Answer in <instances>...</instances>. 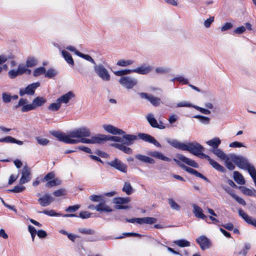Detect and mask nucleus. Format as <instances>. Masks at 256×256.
Segmentation results:
<instances>
[{
	"label": "nucleus",
	"mask_w": 256,
	"mask_h": 256,
	"mask_svg": "<svg viewBox=\"0 0 256 256\" xmlns=\"http://www.w3.org/2000/svg\"><path fill=\"white\" fill-rule=\"evenodd\" d=\"M52 134L61 142L66 144H76L80 142L84 144H100V134L86 138L90 136V130L86 127H82L69 132L67 134L54 131Z\"/></svg>",
	"instance_id": "nucleus-1"
},
{
	"label": "nucleus",
	"mask_w": 256,
	"mask_h": 256,
	"mask_svg": "<svg viewBox=\"0 0 256 256\" xmlns=\"http://www.w3.org/2000/svg\"><path fill=\"white\" fill-rule=\"evenodd\" d=\"M166 142L174 148L182 150L188 151L200 158H204L202 155H206L203 153L204 150V148L198 142H190L186 144L181 142L177 140L170 138H167Z\"/></svg>",
	"instance_id": "nucleus-2"
},
{
	"label": "nucleus",
	"mask_w": 256,
	"mask_h": 256,
	"mask_svg": "<svg viewBox=\"0 0 256 256\" xmlns=\"http://www.w3.org/2000/svg\"><path fill=\"white\" fill-rule=\"evenodd\" d=\"M122 134V140H123V142H122V143L126 146L132 145L134 141L137 140L138 138L144 141L152 144L157 147H161L160 144L153 136L148 134L138 133V136L133 134Z\"/></svg>",
	"instance_id": "nucleus-3"
},
{
	"label": "nucleus",
	"mask_w": 256,
	"mask_h": 256,
	"mask_svg": "<svg viewBox=\"0 0 256 256\" xmlns=\"http://www.w3.org/2000/svg\"><path fill=\"white\" fill-rule=\"evenodd\" d=\"M94 70L98 76L102 80L108 82L110 79V76L108 70L102 64H95Z\"/></svg>",
	"instance_id": "nucleus-4"
},
{
	"label": "nucleus",
	"mask_w": 256,
	"mask_h": 256,
	"mask_svg": "<svg viewBox=\"0 0 256 256\" xmlns=\"http://www.w3.org/2000/svg\"><path fill=\"white\" fill-rule=\"evenodd\" d=\"M230 160L238 168L242 169H246L250 164L248 160L242 156H237L234 154L230 155Z\"/></svg>",
	"instance_id": "nucleus-5"
},
{
	"label": "nucleus",
	"mask_w": 256,
	"mask_h": 256,
	"mask_svg": "<svg viewBox=\"0 0 256 256\" xmlns=\"http://www.w3.org/2000/svg\"><path fill=\"white\" fill-rule=\"evenodd\" d=\"M119 83L126 89H132L137 85V79L130 76H121L118 80Z\"/></svg>",
	"instance_id": "nucleus-6"
},
{
	"label": "nucleus",
	"mask_w": 256,
	"mask_h": 256,
	"mask_svg": "<svg viewBox=\"0 0 256 256\" xmlns=\"http://www.w3.org/2000/svg\"><path fill=\"white\" fill-rule=\"evenodd\" d=\"M40 86L39 82H36L28 85L25 88H20L19 94L22 96L26 94L28 95H34L36 90Z\"/></svg>",
	"instance_id": "nucleus-7"
},
{
	"label": "nucleus",
	"mask_w": 256,
	"mask_h": 256,
	"mask_svg": "<svg viewBox=\"0 0 256 256\" xmlns=\"http://www.w3.org/2000/svg\"><path fill=\"white\" fill-rule=\"evenodd\" d=\"M27 103L28 100L26 99L20 98L18 104L15 106V108H18L19 107H21L20 110L22 112H26L35 109L32 104H27Z\"/></svg>",
	"instance_id": "nucleus-8"
},
{
	"label": "nucleus",
	"mask_w": 256,
	"mask_h": 256,
	"mask_svg": "<svg viewBox=\"0 0 256 256\" xmlns=\"http://www.w3.org/2000/svg\"><path fill=\"white\" fill-rule=\"evenodd\" d=\"M142 98H144L148 100L154 106H156L160 104V99L157 97H154L152 94H148L146 92H140L138 94Z\"/></svg>",
	"instance_id": "nucleus-9"
},
{
	"label": "nucleus",
	"mask_w": 256,
	"mask_h": 256,
	"mask_svg": "<svg viewBox=\"0 0 256 256\" xmlns=\"http://www.w3.org/2000/svg\"><path fill=\"white\" fill-rule=\"evenodd\" d=\"M108 164L122 172H126L127 171V166L118 159L116 158L108 162Z\"/></svg>",
	"instance_id": "nucleus-10"
},
{
	"label": "nucleus",
	"mask_w": 256,
	"mask_h": 256,
	"mask_svg": "<svg viewBox=\"0 0 256 256\" xmlns=\"http://www.w3.org/2000/svg\"><path fill=\"white\" fill-rule=\"evenodd\" d=\"M196 242L199 244L200 248L203 250L210 248L211 246L210 241L204 236H202L197 238Z\"/></svg>",
	"instance_id": "nucleus-11"
},
{
	"label": "nucleus",
	"mask_w": 256,
	"mask_h": 256,
	"mask_svg": "<svg viewBox=\"0 0 256 256\" xmlns=\"http://www.w3.org/2000/svg\"><path fill=\"white\" fill-rule=\"evenodd\" d=\"M130 202V198H114L113 202L114 204H116L115 206V208L116 209H126L128 208V206H120V204H127Z\"/></svg>",
	"instance_id": "nucleus-12"
},
{
	"label": "nucleus",
	"mask_w": 256,
	"mask_h": 256,
	"mask_svg": "<svg viewBox=\"0 0 256 256\" xmlns=\"http://www.w3.org/2000/svg\"><path fill=\"white\" fill-rule=\"evenodd\" d=\"M54 200V198L49 194H46L38 199L40 204L44 207L50 205Z\"/></svg>",
	"instance_id": "nucleus-13"
},
{
	"label": "nucleus",
	"mask_w": 256,
	"mask_h": 256,
	"mask_svg": "<svg viewBox=\"0 0 256 256\" xmlns=\"http://www.w3.org/2000/svg\"><path fill=\"white\" fill-rule=\"evenodd\" d=\"M153 68L150 66H146V64H142L140 66L133 69L134 72L140 74H147L150 73Z\"/></svg>",
	"instance_id": "nucleus-14"
},
{
	"label": "nucleus",
	"mask_w": 256,
	"mask_h": 256,
	"mask_svg": "<svg viewBox=\"0 0 256 256\" xmlns=\"http://www.w3.org/2000/svg\"><path fill=\"white\" fill-rule=\"evenodd\" d=\"M22 176L20 180V184H22L28 182L30 180V168L26 166H25L22 170Z\"/></svg>",
	"instance_id": "nucleus-15"
},
{
	"label": "nucleus",
	"mask_w": 256,
	"mask_h": 256,
	"mask_svg": "<svg viewBox=\"0 0 256 256\" xmlns=\"http://www.w3.org/2000/svg\"><path fill=\"white\" fill-rule=\"evenodd\" d=\"M103 128L107 132L112 134H125V132L122 130L110 124H104L103 126Z\"/></svg>",
	"instance_id": "nucleus-16"
},
{
	"label": "nucleus",
	"mask_w": 256,
	"mask_h": 256,
	"mask_svg": "<svg viewBox=\"0 0 256 256\" xmlns=\"http://www.w3.org/2000/svg\"><path fill=\"white\" fill-rule=\"evenodd\" d=\"M146 120L152 128H158L160 130L164 129L166 128V126L164 125L158 124L157 120L154 118V116L152 114H149L147 115Z\"/></svg>",
	"instance_id": "nucleus-17"
},
{
	"label": "nucleus",
	"mask_w": 256,
	"mask_h": 256,
	"mask_svg": "<svg viewBox=\"0 0 256 256\" xmlns=\"http://www.w3.org/2000/svg\"><path fill=\"white\" fill-rule=\"evenodd\" d=\"M238 212L239 216H241L248 224L256 227V219L252 218L251 216L245 213L242 209L238 210Z\"/></svg>",
	"instance_id": "nucleus-18"
},
{
	"label": "nucleus",
	"mask_w": 256,
	"mask_h": 256,
	"mask_svg": "<svg viewBox=\"0 0 256 256\" xmlns=\"http://www.w3.org/2000/svg\"><path fill=\"white\" fill-rule=\"evenodd\" d=\"M238 212L239 216H241L248 224L256 227V219L252 218L251 216L245 213L242 209L238 210Z\"/></svg>",
	"instance_id": "nucleus-19"
},
{
	"label": "nucleus",
	"mask_w": 256,
	"mask_h": 256,
	"mask_svg": "<svg viewBox=\"0 0 256 256\" xmlns=\"http://www.w3.org/2000/svg\"><path fill=\"white\" fill-rule=\"evenodd\" d=\"M177 158L181 160L186 164L191 166L194 168H197L198 167V164L194 160H192L184 156L181 154H178L176 156Z\"/></svg>",
	"instance_id": "nucleus-20"
},
{
	"label": "nucleus",
	"mask_w": 256,
	"mask_h": 256,
	"mask_svg": "<svg viewBox=\"0 0 256 256\" xmlns=\"http://www.w3.org/2000/svg\"><path fill=\"white\" fill-rule=\"evenodd\" d=\"M204 158L206 159L210 164L216 170L224 172H225V168L220 164L218 162L212 159L208 155H202Z\"/></svg>",
	"instance_id": "nucleus-21"
},
{
	"label": "nucleus",
	"mask_w": 256,
	"mask_h": 256,
	"mask_svg": "<svg viewBox=\"0 0 256 256\" xmlns=\"http://www.w3.org/2000/svg\"><path fill=\"white\" fill-rule=\"evenodd\" d=\"M74 96V93L72 92H69L58 98L56 102H60V104L62 103L67 104Z\"/></svg>",
	"instance_id": "nucleus-22"
},
{
	"label": "nucleus",
	"mask_w": 256,
	"mask_h": 256,
	"mask_svg": "<svg viewBox=\"0 0 256 256\" xmlns=\"http://www.w3.org/2000/svg\"><path fill=\"white\" fill-rule=\"evenodd\" d=\"M210 152L222 160H228V156L220 148H212L210 150Z\"/></svg>",
	"instance_id": "nucleus-23"
},
{
	"label": "nucleus",
	"mask_w": 256,
	"mask_h": 256,
	"mask_svg": "<svg viewBox=\"0 0 256 256\" xmlns=\"http://www.w3.org/2000/svg\"><path fill=\"white\" fill-rule=\"evenodd\" d=\"M100 143H102V142H105L106 140H111L120 142H123V140H122V138L112 136H105L100 134Z\"/></svg>",
	"instance_id": "nucleus-24"
},
{
	"label": "nucleus",
	"mask_w": 256,
	"mask_h": 256,
	"mask_svg": "<svg viewBox=\"0 0 256 256\" xmlns=\"http://www.w3.org/2000/svg\"><path fill=\"white\" fill-rule=\"evenodd\" d=\"M126 145L122 144H112V146L115 147L118 150L122 151L126 154H131L132 153V150L129 147L126 146Z\"/></svg>",
	"instance_id": "nucleus-25"
},
{
	"label": "nucleus",
	"mask_w": 256,
	"mask_h": 256,
	"mask_svg": "<svg viewBox=\"0 0 256 256\" xmlns=\"http://www.w3.org/2000/svg\"><path fill=\"white\" fill-rule=\"evenodd\" d=\"M193 207V213L194 216L204 220L206 216L203 214L202 209L196 204H192Z\"/></svg>",
	"instance_id": "nucleus-26"
},
{
	"label": "nucleus",
	"mask_w": 256,
	"mask_h": 256,
	"mask_svg": "<svg viewBox=\"0 0 256 256\" xmlns=\"http://www.w3.org/2000/svg\"><path fill=\"white\" fill-rule=\"evenodd\" d=\"M148 154L152 157H154V158L160 159V160H162L164 161L170 162L171 160L170 158L164 156L162 154V153L158 152H156V151L151 152L148 153Z\"/></svg>",
	"instance_id": "nucleus-27"
},
{
	"label": "nucleus",
	"mask_w": 256,
	"mask_h": 256,
	"mask_svg": "<svg viewBox=\"0 0 256 256\" xmlns=\"http://www.w3.org/2000/svg\"><path fill=\"white\" fill-rule=\"evenodd\" d=\"M95 209L98 212H111L112 210L108 206H106L104 204V202L102 200V202H100L95 207Z\"/></svg>",
	"instance_id": "nucleus-28"
},
{
	"label": "nucleus",
	"mask_w": 256,
	"mask_h": 256,
	"mask_svg": "<svg viewBox=\"0 0 256 256\" xmlns=\"http://www.w3.org/2000/svg\"><path fill=\"white\" fill-rule=\"evenodd\" d=\"M135 158L145 163L150 164H154L155 163V160L153 158L144 155L140 154H136L135 156Z\"/></svg>",
	"instance_id": "nucleus-29"
},
{
	"label": "nucleus",
	"mask_w": 256,
	"mask_h": 256,
	"mask_svg": "<svg viewBox=\"0 0 256 256\" xmlns=\"http://www.w3.org/2000/svg\"><path fill=\"white\" fill-rule=\"evenodd\" d=\"M46 102V100L44 98L38 96L33 100L32 104L36 109V108L40 106L43 105Z\"/></svg>",
	"instance_id": "nucleus-30"
},
{
	"label": "nucleus",
	"mask_w": 256,
	"mask_h": 256,
	"mask_svg": "<svg viewBox=\"0 0 256 256\" xmlns=\"http://www.w3.org/2000/svg\"><path fill=\"white\" fill-rule=\"evenodd\" d=\"M234 178L240 184H244L246 182L242 175L237 171L234 172Z\"/></svg>",
	"instance_id": "nucleus-31"
},
{
	"label": "nucleus",
	"mask_w": 256,
	"mask_h": 256,
	"mask_svg": "<svg viewBox=\"0 0 256 256\" xmlns=\"http://www.w3.org/2000/svg\"><path fill=\"white\" fill-rule=\"evenodd\" d=\"M206 143L210 146H212V148H217L221 143V140L218 138H214L210 140H208Z\"/></svg>",
	"instance_id": "nucleus-32"
},
{
	"label": "nucleus",
	"mask_w": 256,
	"mask_h": 256,
	"mask_svg": "<svg viewBox=\"0 0 256 256\" xmlns=\"http://www.w3.org/2000/svg\"><path fill=\"white\" fill-rule=\"evenodd\" d=\"M62 54L64 58V60L66 61V62L70 64L73 66L74 64V61L73 58L71 56V54L65 50H63L62 51Z\"/></svg>",
	"instance_id": "nucleus-33"
},
{
	"label": "nucleus",
	"mask_w": 256,
	"mask_h": 256,
	"mask_svg": "<svg viewBox=\"0 0 256 256\" xmlns=\"http://www.w3.org/2000/svg\"><path fill=\"white\" fill-rule=\"evenodd\" d=\"M134 62L133 60L121 59L116 62V65L122 67H127Z\"/></svg>",
	"instance_id": "nucleus-34"
},
{
	"label": "nucleus",
	"mask_w": 256,
	"mask_h": 256,
	"mask_svg": "<svg viewBox=\"0 0 256 256\" xmlns=\"http://www.w3.org/2000/svg\"><path fill=\"white\" fill-rule=\"evenodd\" d=\"M28 67L26 66V65H24V64H20L18 66V70L19 72V74L20 75H22L24 74H31V70L28 69Z\"/></svg>",
	"instance_id": "nucleus-35"
},
{
	"label": "nucleus",
	"mask_w": 256,
	"mask_h": 256,
	"mask_svg": "<svg viewBox=\"0 0 256 256\" xmlns=\"http://www.w3.org/2000/svg\"><path fill=\"white\" fill-rule=\"evenodd\" d=\"M37 64L38 60L36 58L34 57H28L26 60V65L28 68H32L36 66Z\"/></svg>",
	"instance_id": "nucleus-36"
},
{
	"label": "nucleus",
	"mask_w": 256,
	"mask_h": 256,
	"mask_svg": "<svg viewBox=\"0 0 256 256\" xmlns=\"http://www.w3.org/2000/svg\"><path fill=\"white\" fill-rule=\"evenodd\" d=\"M76 55L84 59L85 60L91 62L92 64H94V66H95V64H96V62L94 60L90 55L86 54H82L80 52H77Z\"/></svg>",
	"instance_id": "nucleus-37"
},
{
	"label": "nucleus",
	"mask_w": 256,
	"mask_h": 256,
	"mask_svg": "<svg viewBox=\"0 0 256 256\" xmlns=\"http://www.w3.org/2000/svg\"><path fill=\"white\" fill-rule=\"evenodd\" d=\"M244 170L248 171L254 180H256V170L253 166L250 164Z\"/></svg>",
	"instance_id": "nucleus-38"
},
{
	"label": "nucleus",
	"mask_w": 256,
	"mask_h": 256,
	"mask_svg": "<svg viewBox=\"0 0 256 256\" xmlns=\"http://www.w3.org/2000/svg\"><path fill=\"white\" fill-rule=\"evenodd\" d=\"M132 72H134L133 69L132 70H130V69H124L122 70H117L114 72V74L116 76H125V75L130 74Z\"/></svg>",
	"instance_id": "nucleus-39"
},
{
	"label": "nucleus",
	"mask_w": 256,
	"mask_h": 256,
	"mask_svg": "<svg viewBox=\"0 0 256 256\" xmlns=\"http://www.w3.org/2000/svg\"><path fill=\"white\" fill-rule=\"evenodd\" d=\"M240 188L242 193L246 195L255 196L254 192H256V190H252L244 186H240Z\"/></svg>",
	"instance_id": "nucleus-40"
},
{
	"label": "nucleus",
	"mask_w": 256,
	"mask_h": 256,
	"mask_svg": "<svg viewBox=\"0 0 256 256\" xmlns=\"http://www.w3.org/2000/svg\"><path fill=\"white\" fill-rule=\"evenodd\" d=\"M193 118L198 119L199 121L202 124H210V118L205 116L200 115H196L194 116Z\"/></svg>",
	"instance_id": "nucleus-41"
},
{
	"label": "nucleus",
	"mask_w": 256,
	"mask_h": 256,
	"mask_svg": "<svg viewBox=\"0 0 256 256\" xmlns=\"http://www.w3.org/2000/svg\"><path fill=\"white\" fill-rule=\"evenodd\" d=\"M228 192L242 206L246 205V202L242 198H240L238 196L235 194L232 191H230V192Z\"/></svg>",
	"instance_id": "nucleus-42"
},
{
	"label": "nucleus",
	"mask_w": 256,
	"mask_h": 256,
	"mask_svg": "<svg viewBox=\"0 0 256 256\" xmlns=\"http://www.w3.org/2000/svg\"><path fill=\"white\" fill-rule=\"evenodd\" d=\"M174 243L178 246L181 248L188 247L190 246V242L185 240H176Z\"/></svg>",
	"instance_id": "nucleus-43"
},
{
	"label": "nucleus",
	"mask_w": 256,
	"mask_h": 256,
	"mask_svg": "<svg viewBox=\"0 0 256 256\" xmlns=\"http://www.w3.org/2000/svg\"><path fill=\"white\" fill-rule=\"evenodd\" d=\"M61 184V180L58 178H54V180L48 182L46 184V187L50 188L56 186H59Z\"/></svg>",
	"instance_id": "nucleus-44"
},
{
	"label": "nucleus",
	"mask_w": 256,
	"mask_h": 256,
	"mask_svg": "<svg viewBox=\"0 0 256 256\" xmlns=\"http://www.w3.org/2000/svg\"><path fill=\"white\" fill-rule=\"evenodd\" d=\"M122 191L127 194H130L132 192V188L129 182H125L122 188Z\"/></svg>",
	"instance_id": "nucleus-45"
},
{
	"label": "nucleus",
	"mask_w": 256,
	"mask_h": 256,
	"mask_svg": "<svg viewBox=\"0 0 256 256\" xmlns=\"http://www.w3.org/2000/svg\"><path fill=\"white\" fill-rule=\"evenodd\" d=\"M46 73V68L44 67L41 66L36 68L34 70V76L36 77L38 76H39L44 74Z\"/></svg>",
	"instance_id": "nucleus-46"
},
{
	"label": "nucleus",
	"mask_w": 256,
	"mask_h": 256,
	"mask_svg": "<svg viewBox=\"0 0 256 256\" xmlns=\"http://www.w3.org/2000/svg\"><path fill=\"white\" fill-rule=\"evenodd\" d=\"M168 202L172 209L178 211L180 210V206L172 198H169L168 200Z\"/></svg>",
	"instance_id": "nucleus-47"
},
{
	"label": "nucleus",
	"mask_w": 256,
	"mask_h": 256,
	"mask_svg": "<svg viewBox=\"0 0 256 256\" xmlns=\"http://www.w3.org/2000/svg\"><path fill=\"white\" fill-rule=\"evenodd\" d=\"M61 106L60 102H56V103H52L48 106V109L52 111L58 110Z\"/></svg>",
	"instance_id": "nucleus-48"
},
{
	"label": "nucleus",
	"mask_w": 256,
	"mask_h": 256,
	"mask_svg": "<svg viewBox=\"0 0 256 256\" xmlns=\"http://www.w3.org/2000/svg\"><path fill=\"white\" fill-rule=\"evenodd\" d=\"M12 99V96L10 94L6 93L4 92L2 94V100L4 102V103H8L10 102Z\"/></svg>",
	"instance_id": "nucleus-49"
},
{
	"label": "nucleus",
	"mask_w": 256,
	"mask_h": 256,
	"mask_svg": "<svg viewBox=\"0 0 256 256\" xmlns=\"http://www.w3.org/2000/svg\"><path fill=\"white\" fill-rule=\"evenodd\" d=\"M8 76L10 78L13 79L18 76H20L18 70H11L8 72Z\"/></svg>",
	"instance_id": "nucleus-50"
},
{
	"label": "nucleus",
	"mask_w": 256,
	"mask_h": 256,
	"mask_svg": "<svg viewBox=\"0 0 256 256\" xmlns=\"http://www.w3.org/2000/svg\"><path fill=\"white\" fill-rule=\"evenodd\" d=\"M66 194V190L64 188H61L54 191L53 194L56 197L64 196Z\"/></svg>",
	"instance_id": "nucleus-51"
},
{
	"label": "nucleus",
	"mask_w": 256,
	"mask_h": 256,
	"mask_svg": "<svg viewBox=\"0 0 256 256\" xmlns=\"http://www.w3.org/2000/svg\"><path fill=\"white\" fill-rule=\"evenodd\" d=\"M230 160V157L229 156L228 157V160H224L226 166L227 168L230 170H232L235 168V166L232 162H230L229 161Z\"/></svg>",
	"instance_id": "nucleus-52"
},
{
	"label": "nucleus",
	"mask_w": 256,
	"mask_h": 256,
	"mask_svg": "<svg viewBox=\"0 0 256 256\" xmlns=\"http://www.w3.org/2000/svg\"><path fill=\"white\" fill-rule=\"evenodd\" d=\"M14 138L11 136H7L5 138H0V142H5V143H14Z\"/></svg>",
	"instance_id": "nucleus-53"
},
{
	"label": "nucleus",
	"mask_w": 256,
	"mask_h": 256,
	"mask_svg": "<svg viewBox=\"0 0 256 256\" xmlns=\"http://www.w3.org/2000/svg\"><path fill=\"white\" fill-rule=\"evenodd\" d=\"M102 198H103L102 196H100V195L98 196V195H95V194L91 195L89 197L90 200L92 201L96 202H100L102 201V200H103Z\"/></svg>",
	"instance_id": "nucleus-54"
},
{
	"label": "nucleus",
	"mask_w": 256,
	"mask_h": 256,
	"mask_svg": "<svg viewBox=\"0 0 256 256\" xmlns=\"http://www.w3.org/2000/svg\"><path fill=\"white\" fill-rule=\"evenodd\" d=\"M229 146L230 148H241V147L246 148V146H245L242 142H236V141L232 142L230 144Z\"/></svg>",
	"instance_id": "nucleus-55"
},
{
	"label": "nucleus",
	"mask_w": 256,
	"mask_h": 256,
	"mask_svg": "<svg viewBox=\"0 0 256 256\" xmlns=\"http://www.w3.org/2000/svg\"><path fill=\"white\" fill-rule=\"evenodd\" d=\"M56 74V72L54 69L50 68L45 73V76L48 78H52L54 77Z\"/></svg>",
	"instance_id": "nucleus-56"
},
{
	"label": "nucleus",
	"mask_w": 256,
	"mask_h": 256,
	"mask_svg": "<svg viewBox=\"0 0 256 256\" xmlns=\"http://www.w3.org/2000/svg\"><path fill=\"white\" fill-rule=\"evenodd\" d=\"M36 140L38 141V142L42 146H46L47 145L49 142L50 140L46 138L38 137L36 138Z\"/></svg>",
	"instance_id": "nucleus-57"
},
{
	"label": "nucleus",
	"mask_w": 256,
	"mask_h": 256,
	"mask_svg": "<svg viewBox=\"0 0 256 256\" xmlns=\"http://www.w3.org/2000/svg\"><path fill=\"white\" fill-rule=\"evenodd\" d=\"M157 220L152 217H144V224H153L156 222Z\"/></svg>",
	"instance_id": "nucleus-58"
},
{
	"label": "nucleus",
	"mask_w": 256,
	"mask_h": 256,
	"mask_svg": "<svg viewBox=\"0 0 256 256\" xmlns=\"http://www.w3.org/2000/svg\"><path fill=\"white\" fill-rule=\"evenodd\" d=\"M25 189V187L22 186H16L13 189L10 190V192H22Z\"/></svg>",
	"instance_id": "nucleus-59"
},
{
	"label": "nucleus",
	"mask_w": 256,
	"mask_h": 256,
	"mask_svg": "<svg viewBox=\"0 0 256 256\" xmlns=\"http://www.w3.org/2000/svg\"><path fill=\"white\" fill-rule=\"evenodd\" d=\"M79 232L84 234H95L94 230L91 229L82 228L79 230Z\"/></svg>",
	"instance_id": "nucleus-60"
},
{
	"label": "nucleus",
	"mask_w": 256,
	"mask_h": 256,
	"mask_svg": "<svg viewBox=\"0 0 256 256\" xmlns=\"http://www.w3.org/2000/svg\"><path fill=\"white\" fill-rule=\"evenodd\" d=\"M233 24L230 22L226 23L222 26L221 27L220 30L222 32H225L232 28Z\"/></svg>",
	"instance_id": "nucleus-61"
},
{
	"label": "nucleus",
	"mask_w": 256,
	"mask_h": 256,
	"mask_svg": "<svg viewBox=\"0 0 256 256\" xmlns=\"http://www.w3.org/2000/svg\"><path fill=\"white\" fill-rule=\"evenodd\" d=\"M155 72L157 74H164L168 72V69L166 68L159 67L155 68Z\"/></svg>",
	"instance_id": "nucleus-62"
},
{
	"label": "nucleus",
	"mask_w": 256,
	"mask_h": 256,
	"mask_svg": "<svg viewBox=\"0 0 256 256\" xmlns=\"http://www.w3.org/2000/svg\"><path fill=\"white\" fill-rule=\"evenodd\" d=\"M55 177V174L54 172H50L48 173L44 178V180L49 182L54 179Z\"/></svg>",
	"instance_id": "nucleus-63"
},
{
	"label": "nucleus",
	"mask_w": 256,
	"mask_h": 256,
	"mask_svg": "<svg viewBox=\"0 0 256 256\" xmlns=\"http://www.w3.org/2000/svg\"><path fill=\"white\" fill-rule=\"evenodd\" d=\"M214 21V16H210V18L206 20L204 22V26L206 28H208L210 27L212 23Z\"/></svg>",
	"instance_id": "nucleus-64"
}]
</instances>
